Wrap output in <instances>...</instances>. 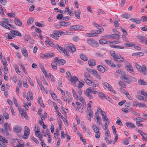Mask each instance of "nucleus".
<instances>
[{
  "instance_id": "obj_1",
  "label": "nucleus",
  "mask_w": 147,
  "mask_h": 147,
  "mask_svg": "<svg viewBox=\"0 0 147 147\" xmlns=\"http://www.w3.org/2000/svg\"><path fill=\"white\" fill-rule=\"evenodd\" d=\"M135 66L138 70L143 74L146 75L147 73V69L145 66L143 65L141 68L140 66L137 63H136Z\"/></svg>"
},
{
  "instance_id": "obj_2",
  "label": "nucleus",
  "mask_w": 147,
  "mask_h": 147,
  "mask_svg": "<svg viewBox=\"0 0 147 147\" xmlns=\"http://www.w3.org/2000/svg\"><path fill=\"white\" fill-rule=\"evenodd\" d=\"M87 42L90 45L95 47H98V43L94 40L88 39L87 40Z\"/></svg>"
},
{
  "instance_id": "obj_3",
  "label": "nucleus",
  "mask_w": 147,
  "mask_h": 147,
  "mask_svg": "<svg viewBox=\"0 0 147 147\" xmlns=\"http://www.w3.org/2000/svg\"><path fill=\"white\" fill-rule=\"evenodd\" d=\"M102 83L103 85L107 88L109 91H112L114 94H116V91L113 90L112 86L109 83L104 82H102Z\"/></svg>"
},
{
  "instance_id": "obj_4",
  "label": "nucleus",
  "mask_w": 147,
  "mask_h": 147,
  "mask_svg": "<svg viewBox=\"0 0 147 147\" xmlns=\"http://www.w3.org/2000/svg\"><path fill=\"white\" fill-rule=\"evenodd\" d=\"M125 69L130 73H132L134 72L133 69L131 65L128 62L126 63Z\"/></svg>"
},
{
  "instance_id": "obj_5",
  "label": "nucleus",
  "mask_w": 147,
  "mask_h": 147,
  "mask_svg": "<svg viewBox=\"0 0 147 147\" xmlns=\"http://www.w3.org/2000/svg\"><path fill=\"white\" fill-rule=\"evenodd\" d=\"M54 60L55 62H57L61 65H63L65 63V61L63 59H59L57 57L55 58Z\"/></svg>"
},
{
  "instance_id": "obj_6",
  "label": "nucleus",
  "mask_w": 147,
  "mask_h": 147,
  "mask_svg": "<svg viewBox=\"0 0 147 147\" xmlns=\"http://www.w3.org/2000/svg\"><path fill=\"white\" fill-rule=\"evenodd\" d=\"M114 60L115 61H116L120 63L123 62L125 61L123 58L121 57L120 55H119L118 56L117 55Z\"/></svg>"
},
{
  "instance_id": "obj_7",
  "label": "nucleus",
  "mask_w": 147,
  "mask_h": 147,
  "mask_svg": "<svg viewBox=\"0 0 147 147\" xmlns=\"http://www.w3.org/2000/svg\"><path fill=\"white\" fill-rule=\"evenodd\" d=\"M100 29H99L98 30H94L92 31L91 32V33L94 34V36H96L98 35V34H101L102 32H103L104 30L103 28H100Z\"/></svg>"
},
{
  "instance_id": "obj_8",
  "label": "nucleus",
  "mask_w": 147,
  "mask_h": 147,
  "mask_svg": "<svg viewBox=\"0 0 147 147\" xmlns=\"http://www.w3.org/2000/svg\"><path fill=\"white\" fill-rule=\"evenodd\" d=\"M67 49L72 53H74L76 51V48L72 44H69L67 47Z\"/></svg>"
},
{
  "instance_id": "obj_9",
  "label": "nucleus",
  "mask_w": 147,
  "mask_h": 147,
  "mask_svg": "<svg viewBox=\"0 0 147 147\" xmlns=\"http://www.w3.org/2000/svg\"><path fill=\"white\" fill-rule=\"evenodd\" d=\"M78 78L75 76H73L70 80L71 83L73 84L74 86L75 87H76V81H78Z\"/></svg>"
},
{
  "instance_id": "obj_10",
  "label": "nucleus",
  "mask_w": 147,
  "mask_h": 147,
  "mask_svg": "<svg viewBox=\"0 0 147 147\" xmlns=\"http://www.w3.org/2000/svg\"><path fill=\"white\" fill-rule=\"evenodd\" d=\"M22 130V128L21 127L18 126H16L13 128V131L16 133L20 132Z\"/></svg>"
},
{
  "instance_id": "obj_11",
  "label": "nucleus",
  "mask_w": 147,
  "mask_h": 147,
  "mask_svg": "<svg viewBox=\"0 0 147 147\" xmlns=\"http://www.w3.org/2000/svg\"><path fill=\"white\" fill-rule=\"evenodd\" d=\"M136 37L139 40L140 42L144 44L146 39L144 36L141 35H139L137 36Z\"/></svg>"
},
{
  "instance_id": "obj_12",
  "label": "nucleus",
  "mask_w": 147,
  "mask_h": 147,
  "mask_svg": "<svg viewBox=\"0 0 147 147\" xmlns=\"http://www.w3.org/2000/svg\"><path fill=\"white\" fill-rule=\"evenodd\" d=\"M24 136L26 137H28L30 134V130L27 126L24 127Z\"/></svg>"
},
{
  "instance_id": "obj_13",
  "label": "nucleus",
  "mask_w": 147,
  "mask_h": 147,
  "mask_svg": "<svg viewBox=\"0 0 147 147\" xmlns=\"http://www.w3.org/2000/svg\"><path fill=\"white\" fill-rule=\"evenodd\" d=\"M10 32L12 34V36L13 37H15L14 34L19 36H22L21 33L17 30H12Z\"/></svg>"
},
{
  "instance_id": "obj_14",
  "label": "nucleus",
  "mask_w": 147,
  "mask_h": 147,
  "mask_svg": "<svg viewBox=\"0 0 147 147\" xmlns=\"http://www.w3.org/2000/svg\"><path fill=\"white\" fill-rule=\"evenodd\" d=\"M105 61L108 65L111 67H115L116 66L115 64H113L112 61L111 60L105 59Z\"/></svg>"
},
{
  "instance_id": "obj_15",
  "label": "nucleus",
  "mask_w": 147,
  "mask_h": 147,
  "mask_svg": "<svg viewBox=\"0 0 147 147\" xmlns=\"http://www.w3.org/2000/svg\"><path fill=\"white\" fill-rule=\"evenodd\" d=\"M0 25L2 27L4 28H6L7 26H9L11 28H13V26L11 24H9V23H6L2 21L0 22Z\"/></svg>"
},
{
  "instance_id": "obj_16",
  "label": "nucleus",
  "mask_w": 147,
  "mask_h": 147,
  "mask_svg": "<svg viewBox=\"0 0 147 147\" xmlns=\"http://www.w3.org/2000/svg\"><path fill=\"white\" fill-rule=\"evenodd\" d=\"M90 92L89 91V90L87 89L86 90V92H85V94L86 96L90 99H92L93 98V97L92 95L90 94Z\"/></svg>"
},
{
  "instance_id": "obj_17",
  "label": "nucleus",
  "mask_w": 147,
  "mask_h": 147,
  "mask_svg": "<svg viewBox=\"0 0 147 147\" xmlns=\"http://www.w3.org/2000/svg\"><path fill=\"white\" fill-rule=\"evenodd\" d=\"M125 125L127 127L129 128H134L135 127V125L131 122H126L125 123Z\"/></svg>"
},
{
  "instance_id": "obj_18",
  "label": "nucleus",
  "mask_w": 147,
  "mask_h": 147,
  "mask_svg": "<svg viewBox=\"0 0 147 147\" xmlns=\"http://www.w3.org/2000/svg\"><path fill=\"white\" fill-rule=\"evenodd\" d=\"M70 24V23L69 22H60L59 25H61L64 26H67L69 25Z\"/></svg>"
},
{
  "instance_id": "obj_19",
  "label": "nucleus",
  "mask_w": 147,
  "mask_h": 147,
  "mask_svg": "<svg viewBox=\"0 0 147 147\" xmlns=\"http://www.w3.org/2000/svg\"><path fill=\"white\" fill-rule=\"evenodd\" d=\"M22 52L23 55L25 57H28V53L26 49L24 48H23L22 49Z\"/></svg>"
},
{
  "instance_id": "obj_20",
  "label": "nucleus",
  "mask_w": 147,
  "mask_h": 147,
  "mask_svg": "<svg viewBox=\"0 0 147 147\" xmlns=\"http://www.w3.org/2000/svg\"><path fill=\"white\" fill-rule=\"evenodd\" d=\"M54 32V34L56 35V36L57 37L59 36V35H62L63 34L65 33V32H63L61 31H55L54 32Z\"/></svg>"
},
{
  "instance_id": "obj_21",
  "label": "nucleus",
  "mask_w": 147,
  "mask_h": 147,
  "mask_svg": "<svg viewBox=\"0 0 147 147\" xmlns=\"http://www.w3.org/2000/svg\"><path fill=\"white\" fill-rule=\"evenodd\" d=\"M97 67L98 70L102 73H104L105 71V69L104 67L100 65H98Z\"/></svg>"
},
{
  "instance_id": "obj_22",
  "label": "nucleus",
  "mask_w": 147,
  "mask_h": 147,
  "mask_svg": "<svg viewBox=\"0 0 147 147\" xmlns=\"http://www.w3.org/2000/svg\"><path fill=\"white\" fill-rule=\"evenodd\" d=\"M88 63L90 66H94L96 65V61L93 59L89 60L88 61Z\"/></svg>"
},
{
  "instance_id": "obj_23",
  "label": "nucleus",
  "mask_w": 147,
  "mask_h": 147,
  "mask_svg": "<svg viewBox=\"0 0 147 147\" xmlns=\"http://www.w3.org/2000/svg\"><path fill=\"white\" fill-rule=\"evenodd\" d=\"M14 23L16 25L18 26H21L22 25V22L17 18L15 19Z\"/></svg>"
},
{
  "instance_id": "obj_24",
  "label": "nucleus",
  "mask_w": 147,
  "mask_h": 147,
  "mask_svg": "<svg viewBox=\"0 0 147 147\" xmlns=\"http://www.w3.org/2000/svg\"><path fill=\"white\" fill-rule=\"evenodd\" d=\"M2 133L4 134L5 136H7L9 135V133L8 131V130H5L3 128L1 129Z\"/></svg>"
},
{
  "instance_id": "obj_25",
  "label": "nucleus",
  "mask_w": 147,
  "mask_h": 147,
  "mask_svg": "<svg viewBox=\"0 0 147 147\" xmlns=\"http://www.w3.org/2000/svg\"><path fill=\"white\" fill-rule=\"evenodd\" d=\"M120 78L122 80L124 81L125 82H127L128 83H130V80L129 79L125 77L121 76L120 77Z\"/></svg>"
},
{
  "instance_id": "obj_26",
  "label": "nucleus",
  "mask_w": 147,
  "mask_h": 147,
  "mask_svg": "<svg viewBox=\"0 0 147 147\" xmlns=\"http://www.w3.org/2000/svg\"><path fill=\"white\" fill-rule=\"evenodd\" d=\"M0 141L4 143H7L8 141L5 138L2 136H0Z\"/></svg>"
},
{
  "instance_id": "obj_27",
  "label": "nucleus",
  "mask_w": 147,
  "mask_h": 147,
  "mask_svg": "<svg viewBox=\"0 0 147 147\" xmlns=\"http://www.w3.org/2000/svg\"><path fill=\"white\" fill-rule=\"evenodd\" d=\"M92 128L94 132L96 133H99V129L97 126L95 125H93Z\"/></svg>"
},
{
  "instance_id": "obj_28",
  "label": "nucleus",
  "mask_w": 147,
  "mask_h": 147,
  "mask_svg": "<svg viewBox=\"0 0 147 147\" xmlns=\"http://www.w3.org/2000/svg\"><path fill=\"white\" fill-rule=\"evenodd\" d=\"M51 47H55L54 44H53V41L49 39V38L47 37V41Z\"/></svg>"
},
{
  "instance_id": "obj_29",
  "label": "nucleus",
  "mask_w": 147,
  "mask_h": 147,
  "mask_svg": "<svg viewBox=\"0 0 147 147\" xmlns=\"http://www.w3.org/2000/svg\"><path fill=\"white\" fill-rule=\"evenodd\" d=\"M57 64L54 60L53 62L51 63V66L52 68L55 70L57 69Z\"/></svg>"
},
{
  "instance_id": "obj_30",
  "label": "nucleus",
  "mask_w": 147,
  "mask_h": 147,
  "mask_svg": "<svg viewBox=\"0 0 147 147\" xmlns=\"http://www.w3.org/2000/svg\"><path fill=\"white\" fill-rule=\"evenodd\" d=\"M34 21V19L33 18H30L27 21V23L28 25H29L32 23Z\"/></svg>"
},
{
  "instance_id": "obj_31",
  "label": "nucleus",
  "mask_w": 147,
  "mask_h": 147,
  "mask_svg": "<svg viewBox=\"0 0 147 147\" xmlns=\"http://www.w3.org/2000/svg\"><path fill=\"white\" fill-rule=\"evenodd\" d=\"M110 54L111 56L113 57L114 59L117 55L116 54L114 51H110Z\"/></svg>"
},
{
  "instance_id": "obj_32",
  "label": "nucleus",
  "mask_w": 147,
  "mask_h": 147,
  "mask_svg": "<svg viewBox=\"0 0 147 147\" xmlns=\"http://www.w3.org/2000/svg\"><path fill=\"white\" fill-rule=\"evenodd\" d=\"M35 135H37L38 134V133L40 132V129L38 125H36L35 126Z\"/></svg>"
},
{
  "instance_id": "obj_33",
  "label": "nucleus",
  "mask_w": 147,
  "mask_h": 147,
  "mask_svg": "<svg viewBox=\"0 0 147 147\" xmlns=\"http://www.w3.org/2000/svg\"><path fill=\"white\" fill-rule=\"evenodd\" d=\"M87 113L89 115V116L90 117H93V112L92 111L91 109H87Z\"/></svg>"
},
{
  "instance_id": "obj_34",
  "label": "nucleus",
  "mask_w": 147,
  "mask_h": 147,
  "mask_svg": "<svg viewBox=\"0 0 147 147\" xmlns=\"http://www.w3.org/2000/svg\"><path fill=\"white\" fill-rule=\"evenodd\" d=\"M89 90V91L91 93H93L94 94H97L98 93V92L96 91V89L90 88H88Z\"/></svg>"
},
{
  "instance_id": "obj_35",
  "label": "nucleus",
  "mask_w": 147,
  "mask_h": 147,
  "mask_svg": "<svg viewBox=\"0 0 147 147\" xmlns=\"http://www.w3.org/2000/svg\"><path fill=\"white\" fill-rule=\"evenodd\" d=\"M136 122H142L145 120V119L141 117H138L136 118Z\"/></svg>"
},
{
  "instance_id": "obj_36",
  "label": "nucleus",
  "mask_w": 147,
  "mask_h": 147,
  "mask_svg": "<svg viewBox=\"0 0 147 147\" xmlns=\"http://www.w3.org/2000/svg\"><path fill=\"white\" fill-rule=\"evenodd\" d=\"M3 127L4 128V129L5 130H8L9 129V125L7 123H6L4 124Z\"/></svg>"
},
{
  "instance_id": "obj_37",
  "label": "nucleus",
  "mask_w": 147,
  "mask_h": 147,
  "mask_svg": "<svg viewBox=\"0 0 147 147\" xmlns=\"http://www.w3.org/2000/svg\"><path fill=\"white\" fill-rule=\"evenodd\" d=\"M84 81L86 84L89 86H91V85H92V82L88 79H85Z\"/></svg>"
},
{
  "instance_id": "obj_38",
  "label": "nucleus",
  "mask_w": 147,
  "mask_h": 147,
  "mask_svg": "<svg viewBox=\"0 0 147 147\" xmlns=\"http://www.w3.org/2000/svg\"><path fill=\"white\" fill-rule=\"evenodd\" d=\"M80 57L84 61H86L88 60V58L84 55L81 54Z\"/></svg>"
},
{
  "instance_id": "obj_39",
  "label": "nucleus",
  "mask_w": 147,
  "mask_h": 147,
  "mask_svg": "<svg viewBox=\"0 0 147 147\" xmlns=\"http://www.w3.org/2000/svg\"><path fill=\"white\" fill-rule=\"evenodd\" d=\"M130 20L132 22H134L137 24H139L140 23L141 21L140 20H138L137 19H134L133 18H132L130 19Z\"/></svg>"
},
{
  "instance_id": "obj_40",
  "label": "nucleus",
  "mask_w": 147,
  "mask_h": 147,
  "mask_svg": "<svg viewBox=\"0 0 147 147\" xmlns=\"http://www.w3.org/2000/svg\"><path fill=\"white\" fill-rule=\"evenodd\" d=\"M139 84L140 85H146V82L143 80H139L138 81Z\"/></svg>"
},
{
  "instance_id": "obj_41",
  "label": "nucleus",
  "mask_w": 147,
  "mask_h": 147,
  "mask_svg": "<svg viewBox=\"0 0 147 147\" xmlns=\"http://www.w3.org/2000/svg\"><path fill=\"white\" fill-rule=\"evenodd\" d=\"M101 117H99L98 118H95V120L98 123L99 125H102V124L101 122Z\"/></svg>"
},
{
  "instance_id": "obj_42",
  "label": "nucleus",
  "mask_w": 147,
  "mask_h": 147,
  "mask_svg": "<svg viewBox=\"0 0 147 147\" xmlns=\"http://www.w3.org/2000/svg\"><path fill=\"white\" fill-rule=\"evenodd\" d=\"M54 54L53 53H50L46 54L47 58L49 57H52L53 56Z\"/></svg>"
},
{
  "instance_id": "obj_43",
  "label": "nucleus",
  "mask_w": 147,
  "mask_h": 147,
  "mask_svg": "<svg viewBox=\"0 0 147 147\" xmlns=\"http://www.w3.org/2000/svg\"><path fill=\"white\" fill-rule=\"evenodd\" d=\"M63 53H64L67 56H69V53L67 51V49L65 48L63 49V51H62Z\"/></svg>"
},
{
  "instance_id": "obj_44",
  "label": "nucleus",
  "mask_w": 147,
  "mask_h": 147,
  "mask_svg": "<svg viewBox=\"0 0 147 147\" xmlns=\"http://www.w3.org/2000/svg\"><path fill=\"white\" fill-rule=\"evenodd\" d=\"M22 116L24 117L25 118L26 117V113L25 110L23 111H21V113Z\"/></svg>"
},
{
  "instance_id": "obj_45",
  "label": "nucleus",
  "mask_w": 147,
  "mask_h": 147,
  "mask_svg": "<svg viewBox=\"0 0 147 147\" xmlns=\"http://www.w3.org/2000/svg\"><path fill=\"white\" fill-rule=\"evenodd\" d=\"M119 84L120 86L122 87L123 88H125L126 86L124 83L121 81H119Z\"/></svg>"
},
{
  "instance_id": "obj_46",
  "label": "nucleus",
  "mask_w": 147,
  "mask_h": 147,
  "mask_svg": "<svg viewBox=\"0 0 147 147\" xmlns=\"http://www.w3.org/2000/svg\"><path fill=\"white\" fill-rule=\"evenodd\" d=\"M78 98L82 104H84V105H85L86 104L84 99L83 97H80Z\"/></svg>"
},
{
  "instance_id": "obj_47",
  "label": "nucleus",
  "mask_w": 147,
  "mask_h": 147,
  "mask_svg": "<svg viewBox=\"0 0 147 147\" xmlns=\"http://www.w3.org/2000/svg\"><path fill=\"white\" fill-rule=\"evenodd\" d=\"M144 53H134L133 54V55L136 56H142L143 55Z\"/></svg>"
},
{
  "instance_id": "obj_48",
  "label": "nucleus",
  "mask_w": 147,
  "mask_h": 147,
  "mask_svg": "<svg viewBox=\"0 0 147 147\" xmlns=\"http://www.w3.org/2000/svg\"><path fill=\"white\" fill-rule=\"evenodd\" d=\"M35 24L37 26L42 27H44L45 26L44 25V24H41L39 23L38 22H36L35 23Z\"/></svg>"
},
{
  "instance_id": "obj_49",
  "label": "nucleus",
  "mask_w": 147,
  "mask_h": 147,
  "mask_svg": "<svg viewBox=\"0 0 147 147\" xmlns=\"http://www.w3.org/2000/svg\"><path fill=\"white\" fill-rule=\"evenodd\" d=\"M63 15L62 14H58L57 16V18L60 20H61V19L63 18Z\"/></svg>"
},
{
  "instance_id": "obj_50",
  "label": "nucleus",
  "mask_w": 147,
  "mask_h": 147,
  "mask_svg": "<svg viewBox=\"0 0 147 147\" xmlns=\"http://www.w3.org/2000/svg\"><path fill=\"white\" fill-rule=\"evenodd\" d=\"M94 34L91 33V32L90 33H86L85 34L86 36L88 37H92L94 36Z\"/></svg>"
},
{
  "instance_id": "obj_51",
  "label": "nucleus",
  "mask_w": 147,
  "mask_h": 147,
  "mask_svg": "<svg viewBox=\"0 0 147 147\" xmlns=\"http://www.w3.org/2000/svg\"><path fill=\"white\" fill-rule=\"evenodd\" d=\"M121 16L123 18L128 19L129 17V15L127 13H125L122 14Z\"/></svg>"
},
{
  "instance_id": "obj_52",
  "label": "nucleus",
  "mask_w": 147,
  "mask_h": 147,
  "mask_svg": "<svg viewBox=\"0 0 147 147\" xmlns=\"http://www.w3.org/2000/svg\"><path fill=\"white\" fill-rule=\"evenodd\" d=\"M141 20L143 22H147V17L145 16H143L141 17Z\"/></svg>"
},
{
  "instance_id": "obj_53",
  "label": "nucleus",
  "mask_w": 147,
  "mask_h": 147,
  "mask_svg": "<svg viewBox=\"0 0 147 147\" xmlns=\"http://www.w3.org/2000/svg\"><path fill=\"white\" fill-rule=\"evenodd\" d=\"M24 38V39L27 41H28L30 39V36L29 35H26Z\"/></svg>"
},
{
  "instance_id": "obj_54",
  "label": "nucleus",
  "mask_w": 147,
  "mask_h": 147,
  "mask_svg": "<svg viewBox=\"0 0 147 147\" xmlns=\"http://www.w3.org/2000/svg\"><path fill=\"white\" fill-rule=\"evenodd\" d=\"M3 116L5 118V119H9V115L8 113H7L6 112H4L3 113Z\"/></svg>"
},
{
  "instance_id": "obj_55",
  "label": "nucleus",
  "mask_w": 147,
  "mask_h": 147,
  "mask_svg": "<svg viewBox=\"0 0 147 147\" xmlns=\"http://www.w3.org/2000/svg\"><path fill=\"white\" fill-rule=\"evenodd\" d=\"M118 119H117L116 123L119 125H121L122 124V123L119 119V117H117Z\"/></svg>"
},
{
  "instance_id": "obj_56",
  "label": "nucleus",
  "mask_w": 147,
  "mask_h": 147,
  "mask_svg": "<svg viewBox=\"0 0 147 147\" xmlns=\"http://www.w3.org/2000/svg\"><path fill=\"white\" fill-rule=\"evenodd\" d=\"M15 67L16 71V72L18 74H19V73H20L21 72L18 69V66L17 65H15Z\"/></svg>"
},
{
  "instance_id": "obj_57",
  "label": "nucleus",
  "mask_w": 147,
  "mask_h": 147,
  "mask_svg": "<svg viewBox=\"0 0 147 147\" xmlns=\"http://www.w3.org/2000/svg\"><path fill=\"white\" fill-rule=\"evenodd\" d=\"M99 42V43L101 45H104L106 44V40L103 39L100 40Z\"/></svg>"
},
{
  "instance_id": "obj_58",
  "label": "nucleus",
  "mask_w": 147,
  "mask_h": 147,
  "mask_svg": "<svg viewBox=\"0 0 147 147\" xmlns=\"http://www.w3.org/2000/svg\"><path fill=\"white\" fill-rule=\"evenodd\" d=\"M61 118L63 120V121L64 122L65 124L66 123L67 125L68 124V122L67 120L64 118L63 116H61Z\"/></svg>"
},
{
  "instance_id": "obj_59",
  "label": "nucleus",
  "mask_w": 147,
  "mask_h": 147,
  "mask_svg": "<svg viewBox=\"0 0 147 147\" xmlns=\"http://www.w3.org/2000/svg\"><path fill=\"white\" fill-rule=\"evenodd\" d=\"M4 119L2 115H0V123L3 124V120Z\"/></svg>"
},
{
  "instance_id": "obj_60",
  "label": "nucleus",
  "mask_w": 147,
  "mask_h": 147,
  "mask_svg": "<svg viewBox=\"0 0 147 147\" xmlns=\"http://www.w3.org/2000/svg\"><path fill=\"white\" fill-rule=\"evenodd\" d=\"M116 72L121 75H123L124 73V72L121 69L117 70Z\"/></svg>"
},
{
  "instance_id": "obj_61",
  "label": "nucleus",
  "mask_w": 147,
  "mask_h": 147,
  "mask_svg": "<svg viewBox=\"0 0 147 147\" xmlns=\"http://www.w3.org/2000/svg\"><path fill=\"white\" fill-rule=\"evenodd\" d=\"M28 81L29 82V83H30V85L32 86H34V84H33V82L32 81V80L31 79V78H30L29 77H28Z\"/></svg>"
},
{
  "instance_id": "obj_62",
  "label": "nucleus",
  "mask_w": 147,
  "mask_h": 147,
  "mask_svg": "<svg viewBox=\"0 0 147 147\" xmlns=\"http://www.w3.org/2000/svg\"><path fill=\"white\" fill-rule=\"evenodd\" d=\"M105 135L106 136H108V137H110V133L108 129H107L106 130Z\"/></svg>"
},
{
  "instance_id": "obj_63",
  "label": "nucleus",
  "mask_w": 147,
  "mask_h": 147,
  "mask_svg": "<svg viewBox=\"0 0 147 147\" xmlns=\"http://www.w3.org/2000/svg\"><path fill=\"white\" fill-rule=\"evenodd\" d=\"M11 45L16 49H20L19 47L13 43H11Z\"/></svg>"
},
{
  "instance_id": "obj_64",
  "label": "nucleus",
  "mask_w": 147,
  "mask_h": 147,
  "mask_svg": "<svg viewBox=\"0 0 147 147\" xmlns=\"http://www.w3.org/2000/svg\"><path fill=\"white\" fill-rule=\"evenodd\" d=\"M114 34L113 38L115 39H119L120 38V36L117 34Z\"/></svg>"
}]
</instances>
